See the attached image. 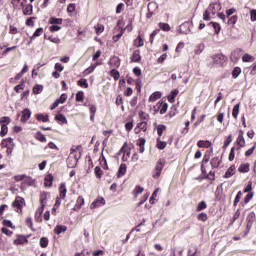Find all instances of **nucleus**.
Listing matches in <instances>:
<instances>
[{
    "mask_svg": "<svg viewBox=\"0 0 256 256\" xmlns=\"http://www.w3.org/2000/svg\"><path fill=\"white\" fill-rule=\"evenodd\" d=\"M163 167H165V160L159 159L152 174L153 179H159V177H161V171H163Z\"/></svg>",
    "mask_w": 256,
    "mask_h": 256,
    "instance_id": "1",
    "label": "nucleus"
},
{
    "mask_svg": "<svg viewBox=\"0 0 256 256\" xmlns=\"http://www.w3.org/2000/svg\"><path fill=\"white\" fill-rule=\"evenodd\" d=\"M23 205H25V199L21 196H17L12 203V207L16 213H21V211H23Z\"/></svg>",
    "mask_w": 256,
    "mask_h": 256,
    "instance_id": "2",
    "label": "nucleus"
},
{
    "mask_svg": "<svg viewBox=\"0 0 256 256\" xmlns=\"http://www.w3.org/2000/svg\"><path fill=\"white\" fill-rule=\"evenodd\" d=\"M81 159V154L78 153V155L69 156L67 158V165L70 169H74V167H77V163Z\"/></svg>",
    "mask_w": 256,
    "mask_h": 256,
    "instance_id": "3",
    "label": "nucleus"
},
{
    "mask_svg": "<svg viewBox=\"0 0 256 256\" xmlns=\"http://www.w3.org/2000/svg\"><path fill=\"white\" fill-rule=\"evenodd\" d=\"M108 65L110 66L111 69H119L121 65V60L117 56H112L109 60Z\"/></svg>",
    "mask_w": 256,
    "mask_h": 256,
    "instance_id": "4",
    "label": "nucleus"
},
{
    "mask_svg": "<svg viewBox=\"0 0 256 256\" xmlns=\"http://www.w3.org/2000/svg\"><path fill=\"white\" fill-rule=\"evenodd\" d=\"M208 10L210 13H212V15H215V13L221 11V2L210 4Z\"/></svg>",
    "mask_w": 256,
    "mask_h": 256,
    "instance_id": "5",
    "label": "nucleus"
},
{
    "mask_svg": "<svg viewBox=\"0 0 256 256\" xmlns=\"http://www.w3.org/2000/svg\"><path fill=\"white\" fill-rule=\"evenodd\" d=\"M105 205V198L101 197L91 203L90 209H97V207H103Z\"/></svg>",
    "mask_w": 256,
    "mask_h": 256,
    "instance_id": "6",
    "label": "nucleus"
},
{
    "mask_svg": "<svg viewBox=\"0 0 256 256\" xmlns=\"http://www.w3.org/2000/svg\"><path fill=\"white\" fill-rule=\"evenodd\" d=\"M154 109H157L159 111L160 109V114L165 115L167 113V109H169V105L167 103H161L159 102Z\"/></svg>",
    "mask_w": 256,
    "mask_h": 256,
    "instance_id": "7",
    "label": "nucleus"
},
{
    "mask_svg": "<svg viewBox=\"0 0 256 256\" xmlns=\"http://www.w3.org/2000/svg\"><path fill=\"white\" fill-rule=\"evenodd\" d=\"M136 134L141 133V131H143V133H145V131H147V122L143 121L137 124V126L134 129Z\"/></svg>",
    "mask_w": 256,
    "mask_h": 256,
    "instance_id": "8",
    "label": "nucleus"
},
{
    "mask_svg": "<svg viewBox=\"0 0 256 256\" xmlns=\"http://www.w3.org/2000/svg\"><path fill=\"white\" fill-rule=\"evenodd\" d=\"M31 119V110L29 109H24L22 111V117H21V122L22 123H27Z\"/></svg>",
    "mask_w": 256,
    "mask_h": 256,
    "instance_id": "9",
    "label": "nucleus"
},
{
    "mask_svg": "<svg viewBox=\"0 0 256 256\" xmlns=\"http://www.w3.org/2000/svg\"><path fill=\"white\" fill-rule=\"evenodd\" d=\"M159 8V6L157 5V3L155 2H150L148 4V11L149 14H147V17H151V15H153V13H155V11H157V9Z\"/></svg>",
    "mask_w": 256,
    "mask_h": 256,
    "instance_id": "10",
    "label": "nucleus"
},
{
    "mask_svg": "<svg viewBox=\"0 0 256 256\" xmlns=\"http://www.w3.org/2000/svg\"><path fill=\"white\" fill-rule=\"evenodd\" d=\"M211 145V141L209 140H199L197 143V146L200 147V149H209Z\"/></svg>",
    "mask_w": 256,
    "mask_h": 256,
    "instance_id": "11",
    "label": "nucleus"
},
{
    "mask_svg": "<svg viewBox=\"0 0 256 256\" xmlns=\"http://www.w3.org/2000/svg\"><path fill=\"white\" fill-rule=\"evenodd\" d=\"M83 205H85V199L83 198V196H79L76 200L74 211H79V209H81Z\"/></svg>",
    "mask_w": 256,
    "mask_h": 256,
    "instance_id": "12",
    "label": "nucleus"
},
{
    "mask_svg": "<svg viewBox=\"0 0 256 256\" xmlns=\"http://www.w3.org/2000/svg\"><path fill=\"white\" fill-rule=\"evenodd\" d=\"M59 193H60L61 199H65V197H67V186L64 182L60 184Z\"/></svg>",
    "mask_w": 256,
    "mask_h": 256,
    "instance_id": "13",
    "label": "nucleus"
},
{
    "mask_svg": "<svg viewBox=\"0 0 256 256\" xmlns=\"http://www.w3.org/2000/svg\"><path fill=\"white\" fill-rule=\"evenodd\" d=\"M244 132L243 130H239L238 138H237V144L239 147H245V137H243Z\"/></svg>",
    "mask_w": 256,
    "mask_h": 256,
    "instance_id": "14",
    "label": "nucleus"
},
{
    "mask_svg": "<svg viewBox=\"0 0 256 256\" xmlns=\"http://www.w3.org/2000/svg\"><path fill=\"white\" fill-rule=\"evenodd\" d=\"M121 153H124L123 156V161H127V157H129V155H131V152L127 151V143H125L122 148L119 151V155H121ZM126 155V156H125Z\"/></svg>",
    "mask_w": 256,
    "mask_h": 256,
    "instance_id": "15",
    "label": "nucleus"
},
{
    "mask_svg": "<svg viewBox=\"0 0 256 256\" xmlns=\"http://www.w3.org/2000/svg\"><path fill=\"white\" fill-rule=\"evenodd\" d=\"M65 231H67V226L57 225L54 228L55 235H61V233H65Z\"/></svg>",
    "mask_w": 256,
    "mask_h": 256,
    "instance_id": "16",
    "label": "nucleus"
},
{
    "mask_svg": "<svg viewBox=\"0 0 256 256\" xmlns=\"http://www.w3.org/2000/svg\"><path fill=\"white\" fill-rule=\"evenodd\" d=\"M159 99H161V92H159V91L152 93L149 97V101L151 103H155V101H157Z\"/></svg>",
    "mask_w": 256,
    "mask_h": 256,
    "instance_id": "17",
    "label": "nucleus"
},
{
    "mask_svg": "<svg viewBox=\"0 0 256 256\" xmlns=\"http://www.w3.org/2000/svg\"><path fill=\"white\" fill-rule=\"evenodd\" d=\"M41 215H43V206L38 208L35 214V221L37 223H41L43 221V218H41Z\"/></svg>",
    "mask_w": 256,
    "mask_h": 256,
    "instance_id": "18",
    "label": "nucleus"
},
{
    "mask_svg": "<svg viewBox=\"0 0 256 256\" xmlns=\"http://www.w3.org/2000/svg\"><path fill=\"white\" fill-rule=\"evenodd\" d=\"M44 185L45 187H51L53 185V176L51 174L45 176Z\"/></svg>",
    "mask_w": 256,
    "mask_h": 256,
    "instance_id": "19",
    "label": "nucleus"
},
{
    "mask_svg": "<svg viewBox=\"0 0 256 256\" xmlns=\"http://www.w3.org/2000/svg\"><path fill=\"white\" fill-rule=\"evenodd\" d=\"M250 165L249 163L241 164L238 168L239 173H249Z\"/></svg>",
    "mask_w": 256,
    "mask_h": 256,
    "instance_id": "20",
    "label": "nucleus"
},
{
    "mask_svg": "<svg viewBox=\"0 0 256 256\" xmlns=\"http://www.w3.org/2000/svg\"><path fill=\"white\" fill-rule=\"evenodd\" d=\"M14 245H23L24 243H27V238L25 236H18L14 241Z\"/></svg>",
    "mask_w": 256,
    "mask_h": 256,
    "instance_id": "21",
    "label": "nucleus"
},
{
    "mask_svg": "<svg viewBox=\"0 0 256 256\" xmlns=\"http://www.w3.org/2000/svg\"><path fill=\"white\" fill-rule=\"evenodd\" d=\"M233 175H235V166H230V167L227 169V171H226L224 177H225L226 179H229V177H233Z\"/></svg>",
    "mask_w": 256,
    "mask_h": 256,
    "instance_id": "22",
    "label": "nucleus"
},
{
    "mask_svg": "<svg viewBox=\"0 0 256 256\" xmlns=\"http://www.w3.org/2000/svg\"><path fill=\"white\" fill-rule=\"evenodd\" d=\"M243 63H252V61H255V57H253L250 54H244L242 57Z\"/></svg>",
    "mask_w": 256,
    "mask_h": 256,
    "instance_id": "23",
    "label": "nucleus"
},
{
    "mask_svg": "<svg viewBox=\"0 0 256 256\" xmlns=\"http://www.w3.org/2000/svg\"><path fill=\"white\" fill-rule=\"evenodd\" d=\"M110 75L113 77L114 81H119L121 74L119 73V71H117V69L113 68L110 71Z\"/></svg>",
    "mask_w": 256,
    "mask_h": 256,
    "instance_id": "24",
    "label": "nucleus"
},
{
    "mask_svg": "<svg viewBox=\"0 0 256 256\" xmlns=\"http://www.w3.org/2000/svg\"><path fill=\"white\" fill-rule=\"evenodd\" d=\"M179 95V90L175 89L172 91L171 95L168 96L169 103H175V98Z\"/></svg>",
    "mask_w": 256,
    "mask_h": 256,
    "instance_id": "25",
    "label": "nucleus"
},
{
    "mask_svg": "<svg viewBox=\"0 0 256 256\" xmlns=\"http://www.w3.org/2000/svg\"><path fill=\"white\" fill-rule=\"evenodd\" d=\"M49 23H50V25H61L63 23V19L51 17L49 19Z\"/></svg>",
    "mask_w": 256,
    "mask_h": 256,
    "instance_id": "26",
    "label": "nucleus"
},
{
    "mask_svg": "<svg viewBox=\"0 0 256 256\" xmlns=\"http://www.w3.org/2000/svg\"><path fill=\"white\" fill-rule=\"evenodd\" d=\"M36 119L37 121H42V123H47L49 121V115L37 114Z\"/></svg>",
    "mask_w": 256,
    "mask_h": 256,
    "instance_id": "27",
    "label": "nucleus"
},
{
    "mask_svg": "<svg viewBox=\"0 0 256 256\" xmlns=\"http://www.w3.org/2000/svg\"><path fill=\"white\" fill-rule=\"evenodd\" d=\"M210 165L214 168L217 169V167H219V165H221V160H219V158L215 157L212 158L210 161Z\"/></svg>",
    "mask_w": 256,
    "mask_h": 256,
    "instance_id": "28",
    "label": "nucleus"
},
{
    "mask_svg": "<svg viewBox=\"0 0 256 256\" xmlns=\"http://www.w3.org/2000/svg\"><path fill=\"white\" fill-rule=\"evenodd\" d=\"M127 173V165L121 164L118 170V177H123Z\"/></svg>",
    "mask_w": 256,
    "mask_h": 256,
    "instance_id": "29",
    "label": "nucleus"
},
{
    "mask_svg": "<svg viewBox=\"0 0 256 256\" xmlns=\"http://www.w3.org/2000/svg\"><path fill=\"white\" fill-rule=\"evenodd\" d=\"M70 156H74V155H79V153L81 154V146H73L70 150Z\"/></svg>",
    "mask_w": 256,
    "mask_h": 256,
    "instance_id": "30",
    "label": "nucleus"
},
{
    "mask_svg": "<svg viewBox=\"0 0 256 256\" xmlns=\"http://www.w3.org/2000/svg\"><path fill=\"white\" fill-rule=\"evenodd\" d=\"M131 61H133L134 63H138V61H141V55L139 54V50L134 51L131 57Z\"/></svg>",
    "mask_w": 256,
    "mask_h": 256,
    "instance_id": "31",
    "label": "nucleus"
},
{
    "mask_svg": "<svg viewBox=\"0 0 256 256\" xmlns=\"http://www.w3.org/2000/svg\"><path fill=\"white\" fill-rule=\"evenodd\" d=\"M134 45H135V47H143V45H145V42L143 41V38H141V36H138L134 40Z\"/></svg>",
    "mask_w": 256,
    "mask_h": 256,
    "instance_id": "32",
    "label": "nucleus"
},
{
    "mask_svg": "<svg viewBox=\"0 0 256 256\" xmlns=\"http://www.w3.org/2000/svg\"><path fill=\"white\" fill-rule=\"evenodd\" d=\"M95 31H96V35H101V33H103V31H105V26L103 24H97L94 27Z\"/></svg>",
    "mask_w": 256,
    "mask_h": 256,
    "instance_id": "33",
    "label": "nucleus"
},
{
    "mask_svg": "<svg viewBox=\"0 0 256 256\" xmlns=\"http://www.w3.org/2000/svg\"><path fill=\"white\" fill-rule=\"evenodd\" d=\"M77 84L79 85V87H84V89H88L89 88V83L87 82V79H80L78 80Z\"/></svg>",
    "mask_w": 256,
    "mask_h": 256,
    "instance_id": "34",
    "label": "nucleus"
},
{
    "mask_svg": "<svg viewBox=\"0 0 256 256\" xmlns=\"http://www.w3.org/2000/svg\"><path fill=\"white\" fill-rule=\"evenodd\" d=\"M35 139H37V141H40L41 143H45L47 141V138L43 135V133H36L35 135Z\"/></svg>",
    "mask_w": 256,
    "mask_h": 256,
    "instance_id": "35",
    "label": "nucleus"
},
{
    "mask_svg": "<svg viewBox=\"0 0 256 256\" xmlns=\"http://www.w3.org/2000/svg\"><path fill=\"white\" fill-rule=\"evenodd\" d=\"M9 131V128L7 127V124L1 125V131H0V137H5Z\"/></svg>",
    "mask_w": 256,
    "mask_h": 256,
    "instance_id": "36",
    "label": "nucleus"
},
{
    "mask_svg": "<svg viewBox=\"0 0 256 256\" xmlns=\"http://www.w3.org/2000/svg\"><path fill=\"white\" fill-rule=\"evenodd\" d=\"M56 121H60V123H64L65 125H67V118L65 117V115L63 114H58L55 117Z\"/></svg>",
    "mask_w": 256,
    "mask_h": 256,
    "instance_id": "37",
    "label": "nucleus"
},
{
    "mask_svg": "<svg viewBox=\"0 0 256 256\" xmlns=\"http://www.w3.org/2000/svg\"><path fill=\"white\" fill-rule=\"evenodd\" d=\"M47 245H49V239L47 237H42L40 239V247H42V249H45Z\"/></svg>",
    "mask_w": 256,
    "mask_h": 256,
    "instance_id": "38",
    "label": "nucleus"
},
{
    "mask_svg": "<svg viewBox=\"0 0 256 256\" xmlns=\"http://www.w3.org/2000/svg\"><path fill=\"white\" fill-rule=\"evenodd\" d=\"M241 75V68L240 67H235L232 71V77L233 79H237Z\"/></svg>",
    "mask_w": 256,
    "mask_h": 256,
    "instance_id": "39",
    "label": "nucleus"
},
{
    "mask_svg": "<svg viewBox=\"0 0 256 256\" xmlns=\"http://www.w3.org/2000/svg\"><path fill=\"white\" fill-rule=\"evenodd\" d=\"M158 27L159 29H162V31H171V26H169L167 23L160 22Z\"/></svg>",
    "mask_w": 256,
    "mask_h": 256,
    "instance_id": "40",
    "label": "nucleus"
},
{
    "mask_svg": "<svg viewBox=\"0 0 256 256\" xmlns=\"http://www.w3.org/2000/svg\"><path fill=\"white\" fill-rule=\"evenodd\" d=\"M239 108H240V104H236L233 108L232 116L234 117V119H237L239 115Z\"/></svg>",
    "mask_w": 256,
    "mask_h": 256,
    "instance_id": "41",
    "label": "nucleus"
},
{
    "mask_svg": "<svg viewBox=\"0 0 256 256\" xmlns=\"http://www.w3.org/2000/svg\"><path fill=\"white\" fill-rule=\"evenodd\" d=\"M143 191H145V189L143 187L136 186V188L134 189V196L139 197V195H141V193H143Z\"/></svg>",
    "mask_w": 256,
    "mask_h": 256,
    "instance_id": "42",
    "label": "nucleus"
},
{
    "mask_svg": "<svg viewBox=\"0 0 256 256\" xmlns=\"http://www.w3.org/2000/svg\"><path fill=\"white\" fill-rule=\"evenodd\" d=\"M210 25H212L213 29L215 30V33L219 34L221 32V25L217 22H211Z\"/></svg>",
    "mask_w": 256,
    "mask_h": 256,
    "instance_id": "43",
    "label": "nucleus"
},
{
    "mask_svg": "<svg viewBox=\"0 0 256 256\" xmlns=\"http://www.w3.org/2000/svg\"><path fill=\"white\" fill-rule=\"evenodd\" d=\"M43 35V28H38L30 39H35L36 37H41Z\"/></svg>",
    "mask_w": 256,
    "mask_h": 256,
    "instance_id": "44",
    "label": "nucleus"
},
{
    "mask_svg": "<svg viewBox=\"0 0 256 256\" xmlns=\"http://www.w3.org/2000/svg\"><path fill=\"white\" fill-rule=\"evenodd\" d=\"M203 209H207V203H205V201L198 203L196 211H203Z\"/></svg>",
    "mask_w": 256,
    "mask_h": 256,
    "instance_id": "45",
    "label": "nucleus"
},
{
    "mask_svg": "<svg viewBox=\"0 0 256 256\" xmlns=\"http://www.w3.org/2000/svg\"><path fill=\"white\" fill-rule=\"evenodd\" d=\"M56 101L59 105H63L67 101V94H62Z\"/></svg>",
    "mask_w": 256,
    "mask_h": 256,
    "instance_id": "46",
    "label": "nucleus"
},
{
    "mask_svg": "<svg viewBox=\"0 0 256 256\" xmlns=\"http://www.w3.org/2000/svg\"><path fill=\"white\" fill-rule=\"evenodd\" d=\"M94 173L98 179H101V176L103 175V170L99 166H96L94 169Z\"/></svg>",
    "mask_w": 256,
    "mask_h": 256,
    "instance_id": "47",
    "label": "nucleus"
},
{
    "mask_svg": "<svg viewBox=\"0 0 256 256\" xmlns=\"http://www.w3.org/2000/svg\"><path fill=\"white\" fill-rule=\"evenodd\" d=\"M41 91H43V85L34 86V88H33L34 95H39V93H41Z\"/></svg>",
    "mask_w": 256,
    "mask_h": 256,
    "instance_id": "48",
    "label": "nucleus"
},
{
    "mask_svg": "<svg viewBox=\"0 0 256 256\" xmlns=\"http://www.w3.org/2000/svg\"><path fill=\"white\" fill-rule=\"evenodd\" d=\"M233 141V136L229 135L225 142H224V149H227L229 147V145H231V142Z\"/></svg>",
    "mask_w": 256,
    "mask_h": 256,
    "instance_id": "49",
    "label": "nucleus"
},
{
    "mask_svg": "<svg viewBox=\"0 0 256 256\" xmlns=\"http://www.w3.org/2000/svg\"><path fill=\"white\" fill-rule=\"evenodd\" d=\"M253 191V182L249 181L244 189V193H251Z\"/></svg>",
    "mask_w": 256,
    "mask_h": 256,
    "instance_id": "50",
    "label": "nucleus"
},
{
    "mask_svg": "<svg viewBox=\"0 0 256 256\" xmlns=\"http://www.w3.org/2000/svg\"><path fill=\"white\" fill-rule=\"evenodd\" d=\"M25 89V82H21L19 85H16L14 87V91H16V93H19V91H23Z\"/></svg>",
    "mask_w": 256,
    "mask_h": 256,
    "instance_id": "51",
    "label": "nucleus"
},
{
    "mask_svg": "<svg viewBox=\"0 0 256 256\" xmlns=\"http://www.w3.org/2000/svg\"><path fill=\"white\" fill-rule=\"evenodd\" d=\"M241 197H243V192L239 191L234 199V207H237V203L241 201Z\"/></svg>",
    "mask_w": 256,
    "mask_h": 256,
    "instance_id": "52",
    "label": "nucleus"
},
{
    "mask_svg": "<svg viewBox=\"0 0 256 256\" xmlns=\"http://www.w3.org/2000/svg\"><path fill=\"white\" fill-rule=\"evenodd\" d=\"M97 65H99L98 63L94 64V65H91L90 67H88L86 70H85V73L87 75H91V73H93L95 71V68L97 67Z\"/></svg>",
    "mask_w": 256,
    "mask_h": 256,
    "instance_id": "53",
    "label": "nucleus"
},
{
    "mask_svg": "<svg viewBox=\"0 0 256 256\" xmlns=\"http://www.w3.org/2000/svg\"><path fill=\"white\" fill-rule=\"evenodd\" d=\"M48 41H51V43H55L56 45H59V43H61V39H59V37L54 36L48 37Z\"/></svg>",
    "mask_w": 256,
    "mask_h": 256,
    "instance_id": "54",
    "label": "nucleus"
},
{
    "mask_svg": "<svg viewBox=\"0 0 256 256\" xmlns=\"http://www.w3.org/2000/svg\"><path fill=\"white\" fill-rule=\"evenodd\" d=\"M211 12L209 9L205 10L204 14H203V19L204 21H211Z\"/></svg>",
    "mask_w": 256,
    "mask_h": 256,
    "instance_id": "55",
    "label": "nucleus"
},
{
    "mask_svg": "<svg viewBox=\"0 0 256 256\" xmlns=\"http://www.w3.org/2000/svg\"><path fill=\"white\" fill-rule=\"evenodd\" d=\"M197 219H198V221H202L203 223H205V221H207V219H208V216L205 213H200L197 216Z\"/></svg>",
    "mask_w": 256,
    "mask_h": 256,
    "instance_id": "56",
    "label": "nucleus"
},
{
    "mask_svg": "<svg viewBox=\"0 0 256 256\" xmlns=\"http://www.w3.org/2000/svg\"><path fill=\"white\" fill-rule=\"evenodd\" d=\"M3 123H6V125H9L11 123V118L7 116L0 118V125H3Z\"/></svg>",
    "mask_w": 256,
    "mask_h": 256,
    "instance_id": "57",
    "label": "nucleus"
},
{
    "mask_svg": "<svg viewBox=\"0 0 256 256\" xmlns=\"http://www.w3.org/2000/svg\"><path fill=\"white\" fill-rule=\"evenodd\" d=\"M157 147H158V149L163 150V149H165V147H167V142H163V141H160L158 139L157 140Z\"/></svg>",
    "mask_w": 256,
    "mask_h": 256,
    "instance_id": "58",
    "label": "nucleus"
},
{
    "mask_svg": "<svg viewBox=\"0 0 256 256\" xmlns=\"http://www.w3.org/2000/svg\"><path fill=\"white\" fill-rule=\"evenodd\" d=\"M138 115H139L141 121H146V119H149V114H147V113H145L143 111H140L138 113Z\"/></svg>",
    "mask_w": 256,
    "mask_h": 256,
    "instance_id": "59",
    "label": "nucleus"
},
{
    "mask_svg": "<svg viewBox=\"0 0 256 256\" xmlns=\"http://www.w3.org/2000/svg\"><path fill=\"white\" fill-rule=\"evenodd\" d=\"M254 193L253 192H250L246 195L245 199H244V203L245 205H247V203H249V201H251V199H253L254 197Z\"/></svg>",
    "mask_w": 256,
    "mask_h": 256,
    "instance_id": "60",
    "label": "nucleus"
},
{
    "mask_svg": "<svg viewBox=\"0 0 256 256\" xmlns=\"http://www.w3.org/2000/svg\"><path fill=\"white\" fill-rule=\"evenodd\" d=\"M165 129H167V127L165 125L158 126L157 133H158L159 137H161V135H163V131H165Z\"/></svg>",
    "mask_w": 256,
    "mask_h": 256,
    "instance_id": "61",
    "label": "nucleus"
},
{
    "mask_svg": "<svg viewBox=\"0 0 256 256\" xmlns=\"http://www.w3.org/2000/svg\"><path fill=\"white\" fill-rule=\"evenodd\" d=\"M83 97H84L83 91L77 92V94H76V101H78V102L83 101Z\"/></svg>",
    "mask_w": 256,
    "mask_h": 256,
    "instance_id": "62",
    "label": "nucleus"
},
{
    "mask_svg": "<svg viewBox=\"0 0 256 256\" xmlns=\"http://www.w3.org/2000/svg\"><path fill=\"white\" fill-rule=\"evenodd\" d=\"M235 23H237V15L230 17L228 20V25H235Z\"/></svg>",
    "mask_w": 256,
    "mask_h": 256,
    "instance_id": "63",
    "label": "nucleus"
},
{
    "mask_svg": "<svg viewBox=\"0 0 256 256\" xmlns=\"http://www.w3.org/2000/svg\"><path fill=\"white\" fill-rule=\"evenodd\" d=\"M250 19L251 21H256V10L250 11Z\"/></svg>",
    "mask_w": 256,
    "mask_h": 256,
    "instance_id": "64",
    "label": "nucleus"
}]
</instances>
